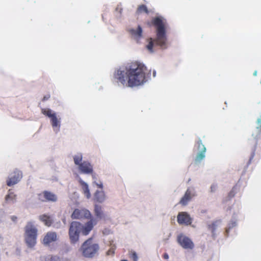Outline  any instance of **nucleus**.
<instances>
[{"label":"nucleus","mask_w":261,"mask_h":261,"mask_svg":"<svg viewBox=\"0 0 261 261\" xmlns=\"http://www.w3.org/2000/svg\"><path fill=\"white\" fill-rule=\"evenodd\" d=\"M117 83L127 87H137L147 82V68L143 63L135 62L118 69L114 74Z\"/></svg>","instance_id":"f257e3e1"},{"label":"nucleus","mask_w":261,"mask_h":261,"mask_svg":"<svg viewBox=\"0 0 261 261\" xmlns=\"http://www.w3.org/2000/svg\"><path fill=\"white\" fill-rule=\"evenodd\" d=\"M153 23L156 27V38L154 41L161 47H164L167 43L166 20L162 17H157L153 20ZM154 46V40L152 38H150L148 44L146 45V48L149 52L152 53L154 51L153 49Z\"/></svg>","instance_id":"f03ea898"},{"label":"nucleus","mask_w":261,"mask_h":261,"mask_svg":"<svg viewBox=\"0 0 261 261\" xmlns=\"http://www.w3.org/2000/svg\"><path fill=\"white\" fill-rule=\"evenodd\" d=\"M97 222L95 219H91L84 224L80 222L72 221L69 228V237L71 243H75L79 240L80 234L88 235L93 229Z\"/></svg>","instance_id":"7ed1b4c3"},{"label":"nucleus","mask_w":261,"mask_h":261,"mask_svg":"<svg viewBox=\"0 0 261 261\" xmlns=\"http://www.w3.org/2000/svg\"><path fill=\"white\" fill-rule=\"evenodd\" d=\"M24 238L27 246L33 248L37 244L38 229L33 222H28L24 228Z\"/></svg>","instance_id":"20e7f679"},{"label":"nucleus","mask_w":261,"mask_h":261,"mask_svg":"<svg viewBox=\"0 0 261 261\" xmlns=\"http://www.w3.org/2000/svg\"><path fill=\"white\" fill-rule=\"evenodd\" d=\"M99 249L98 244L92 239H88L82 244L80 250L84 257L92 258L98 253Z\"/></svg>","instance_id":"39448f33"},{"label":"nucleus","mask_w":261,"mask_h":261,"mask_svg":"<svg viewBox=\"0 0 261 261\" xmlns=\"http://www.w3.org/2000/svg\"><path fill=\"white\" fill-rule=\"evenodd\" d=\"M41 112L50 119V122L53 130L56 133H58L61 127V118L60 116L56 112L48 108L42 109Z\"/></svg>","instance_id":"423d86ee"},{"label":"nucleus","mask_w":261,"mask_h":261,"mask_svg":"<svg viewBox=\"0 0 261 261\" xmlns=\"http://www.w3.org/2000/svg\"><path fill=\"white\" fill-rule=\"evenodd\" d=\"M72 219H93L89 210L85 208H75L71 215Z\"/></svg>","instance_id":"0eeeda50"},{"label":"nucleus","mask_w":261,"mask_h":261,"mask_svg":"<svg viewBox=\"0 0 261 261\" xmlns=\"http://www.w3.org/2000/svg\"><path fill=\"white\" fill-rule=\"evenodd\" d=\"M177 240L180 246L185 249L192 250L194 247V244L192 240L183 234H179Z\"/></svg>","instance_id":"6e6552de"},{"label":"nucleus","mask_w":261,"mask_h":261,"mask_svg":"<svg viewBox=\"0 0 261 261\" xmlns=\"http://www.w3.org/2000/svg\"><path fill=\"white\" fill-rule=\"evenodd\" d=\"M58 240L57 232L55 231H48L44 234L41 240V243L45 246H50Z\"/></svg>","instance_id":"1a4fd4ad"},{"label":"nucleus","mask_w":261,"mask_h":261,"mask_svg":"<svg viewBox=\"0 0 261 261\" xmlns=\"http://www.w3.org/2000/svg\"><path fill=\"white\" fill-rule=\"evenodd\" d=\"M22 177V172L17 169H15L10 174L7 180V184L8 186H14L17 184Z\"/></svg>","instance_id":"9d476101"},{"label":"nucleus","mask_w":261,"mask_h":261,"mask_svg":"<svg viewBox=\"0 0 261 261\" xmlns=\"http://www.w3.org/2000/svg\"><path fill=\"white\" fill-rule=\"evenodd\" d=\"M196 196L195 190L193 188H189L186 191L184 195L181 198L179 203L182 205H186Z\"/></svg>","instance_id":"9b49d317"},{"label":"nucleus","mask_w":261,"mask_h":261,"mask_svg":"<svg viewBox=\"0 0 261 261\" xmlns=\"http://www.w3.org/2000/svg\"><path fill=\"white\" fill-rule=\"evenodd\" d=\"M39 199L42 201L56 202L58 199V197L53 192L45 191L39 195Z\"/></svg>","instance_id":"f8f14e48"},{"label":"nucleus","mask_w":261,"mask_h":261,"mask_svg":"<svg viewBox=\"0 0 261 261\" xmlns=\"http://www.w3.org/2000/svg\"><path fill=\"white\" fill-rule=\"evenodd\" d=\"M197 148L199 150V152L195 158V161L196 163H199L205 158L206 150V147L202 143L201 140H199L197 142Z\"/></svg>","instance_id":"ddd939ff"},{"label":"nucleus","mask_w":261,"mask_h":261,"mask_svg":"<svg viewBox=\"0 0 261 261\" xmlns=\"http://www.w3.org/2000/svg\"><path fill=\"white\" fill-rule=\"evenodd\" d=\"M177 222L179 224L190 225L192 223V218L186 212H180L177 217Z\"/></svg>","instance_id":"4468645a"},{"label":"nucleus","mask_w":261,"mask_h":261,"mask_svg":"<svg viewBox=\"0 0 261 261\" xmlns=\"http://www.w3.org/2000/svg\"><path fill=\"white\" fill-rule=\"evenodd\" d=\"M77 168L81 172L84 174H89L93 172V166L88 161H83Z\"/></svg>","instance_id":"2eb2a0df"},{"label":"nucleus","mask_w":261,"mask_h":261,"mask_svg":"<svg viewBox=\"0 0 261 261\" xmlns=\"http://www.w3.org/2000/svg\"><path fill=\"white\" fill-rule=\"evenodd\" d=\"M79 182L82 194L87 199H90L91 197V194L88 184L81 178H79Z\"/></svg>","instance_id":"dca6fc26"},{"label":"nucleus","mask_w":261,"mask_h":261,"mask_svg":"<svg viewBox=\"0 0 261 261\" xmlns=\"http://www.w3.org/2000/svg\"><path fill=\"white\" fill-rule=\"evenodd\" d=\"M132 38L136 41H138L142 37V29L140 25L129 29Z\"/></svg>","instance_id":"f3484780"},{"label":"nucleus","mask_w":261,"mask_h":261,"mask_svg":"<svg viewBox=\"0 0 261 261\" xmlns=\"http://www.w3.org/2000/svg\"><path fill=\"white\" fill-rule=\"evenodd\" d=\"M94 214L98 220H106L108 218L107 215L103 211L101 206L95 204L94 208Z\"/></svg>","instance_id":"a211bd4d"},{"label":"nucleus","mask_w":261,"mask_h":261,"mask_svg":"<svg viewBox=\"0 0 261 261\" xmlns=\"http://www.w3.org/2000/svg\"><path fill=\"white\" fill-rule=\"evenodd\" d=\"M94 200L99 202L103 203L107 199V196L103 190H97L94 194Z\"/></svg>","instance_id":"6ab92c4d"},{"label":"nucleus","mask_w":261,"mask_h":261,"mask_svg":"<svg viewBox=\"0 0 261 261\" xmlns=\"http://www.w3.org/2000/svg\"><path fill=\"white\" fill-rule=\"evenodd\" d=\"M39 219L42 221L45 225L48 227L50 226L53 222V219L51 217L45 214L39 216Z\"/></svg>","instance_id":"aec40b11"},{"label":"nucleus","mask_w":261,"mask_h":261,"mask_svg":"<svg viewBox=\"0 0 261 261\" xmlns=\"http://www.w3.org/2000/svg\"><path fill=\"white\" fill-rule=\"evenodd\" d=\"M222 221L220 220H216L213 222L211 224L208 225V229L212 232L213 236H215V231L217 227L221 226Z\"/></svg>","instance_id":"412c9836"},{"label":"nucleus","mask_w":261,"mask_h":261,"mask_svg":"<svg viewBox=\"0 0 261 261\" xmlns=\"http://www.w3.org/2000/svg\"><path fill=\"white\" fill-rule=\"evenodd\" d=\"M16 195L13 192L9 191L5 197L6 201L7 203H14L15 201Z\"/></svg>","instance_id":"4be33fe9"},{"label":"nucleus","mask_w":261,"mask_h":261,"mask_svg":"<svg viewBox=\"0 0 261 261\" xmlns=\"http://www.w3.org/2000/svg\"><path fill=\"white\" fill-rule=\"evenodd\" d=\"M73 161L75 165L79 167L80 164L83 163L82 154L81 153H77L74 155L73 156Z\"/></svg>","instance_id":"5701e85b"},{"label":"nucleus","mask_w":261,"mask_h":261,"mask_svg":"<svg viewBox=\"0 0 261 261\" xmlns=\"http://www.w3.org/2000/svg\"><path fill=\"white\" fill-rule=\"evenodd\" d=\"M237 225L236 221H231L228 225V227L226 229V232L227 234L228 233L230 229L235 227Z\"/></svg>","instance_id":"b1692460"},{"label":"nucleus","mask_w":261,"mask_h":261,"mask_svg":"<svg viewBox=\"0 0 261 261\" xmlns=\"http://www.w3.org/2000/svg\"><path fill=\"white\" fill-rule=\"evenodd\" d=\"M93 183L96 186V187L98 188H99L100 190H103V184L101 181H94Z\"/></svg>","instance_id":"393cba45"},{"label":"nucleus","mask_w":261,"mask_h":261,"mask_svg":"<svg viewBox=\"0 0 261 261\" xmlns=\"http://www.w3.org/2000/svg\"><path fill=\"white\" fill-rule=\"evenodd\" d=\"M130 257L133 260V261H138V257L137 253L135 252H132L130 254Z\"/></svg>","instance_id":"a878e982"},{"label":"nucleus","mask_w":261,"mask_h":261,"mask_svg":"<svg viewBox=\"0 0 261 261\" xmlns=\"http://www.w3.org/2000/svg\"><path fill=\"white\" fill-rule=\"evenodd\" d=\"M138 11L140 12H147V8L144 5H142V6H140L139 8H138Z\"/></svg>","instance_id":"bb28decb"},{"label":"nucleus","mask_w":261,"mask_h":261,"mask_svg":"<svg viewBox=\"0 0 261 261\" xmlns=\"http://www.w3.org/2000/svg\"><path fill=\"white\" fill-rule=\"evenodd\" d=\"M114 253L115 250L114 248H111L107 252V254L109 256H113L114 254Z\"/></svg>","instance_id":"cd10ccee"},{"label":"nucleus","mask_w":261,"mask_h":261,"mask_svg":"<svg viewBox=\"0 0 261 261\" xmlns=\"http://www.w3.org/2000/svg\"><path fill=\"white\" fill-rule=\"evenodd\" d=\"M103 233L105 235H108L109 234H110L111 232H112V231L111 230H110V229H108V228H105L103 230Z\"/></svg>","instance_id":"c85d7f7f"},{"label":"nucleus","mask_w":261,"mask_h":261,"mask_svg":"<svg viewBox=\"0 0 261 261\" xmlns=\"http://www.w3.org/2000/svg\"><path fill=\"white\" fill-rule=\"evenodd\" d=\"M163 257L165 259H168L169 258V255L167 253H164L163 255Z\"/></svg>","instance_id":"c756f323"},{"label":"nucleus","mask_w":261,"mask_h":261,"mask_svg":"<svg viewBox=\"0 0 261 261\" xmlns=\"http://www.w3.org/2000/svg\"><path fill=\"white\" fill-rule=\"evenodd\" d=\"M11 219L13 221L15 222L17 220V217L14 216H12L11 217Z\"/></svg>","instance_id":"7c9ffc66"},{"label":"nucleus","mask_w":261,"mask_h":261,"mask_svg":"<svg viewBox=\"0 0 261 261\" xmlns=\"http://www.w3.org/2000/svg\"><path fill=\"white\" fill-rule=\"evenodd\" d=\"M215 189H216V186L215 185H213L211 187V190L212 191H214L215 190Z\"/></svg>","instance_id":"2f4dec72"},{"label":"nucleus","mask_w":261,"mask_h":261,"mask_svg":"<svg viewBox=\"0 0 261 261\" xmlns=\"http://www.w3.org/2000/svg\"><path fill=\"white\" fill-rule=\"evenodd\" d=\"M119 261H129V260H127L126 259H121Z\"/></svg>","instance_id":"473e14b6"},{"label":"nucleus","mask_w":261,"mask_h":261,"mask_svg":"<svg viewBox=\"0 0 261 261\" xmlns=\"http://www.w3.org/2000/svg\"><path fill=\"white\" fill-rule=\"evenodd\" d=\"M63 221L64 224H66V220L64 219H63Z\"/></svg>","instance_id":"72a5a7b5"},{"label":"nucleus","mask_w":261,"mask_h":261,"mask_svg":"<svg viewBox=\"0 0 261 261\" xmlns=\"http://www.w3.org/2000/svg\"><path fill=\"white\" fill-rule=\"evenodd\" d=\"M57 228H59L60 227V224H59V226H56Z\"/></svg>","instance_id":"f704fd0d"},{"label":"nucleus","mask_w":261,"mask_h":261,"mask_svg":"<svg viewBox=\"0 0 261 261\" xmlns=\"http://www.w3.org/2000/svg\"><path fill=\"white\" fill-rule=\"evenodd\" d=\"M254 75H256V71H255L254 73Z\"/></svg>","instance_id":"c9c22d12"}]
</instances>
